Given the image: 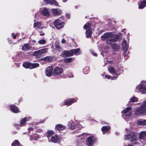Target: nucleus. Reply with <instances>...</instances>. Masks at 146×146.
Returning a JSON list of instances; mask_svg holds the SVG:
<instances>
[{"instance_id":"1","label":"nucleus","mask_w":146,"mask_h":146,"mask_svg":"<svg viewBox=\"0 0 146 146\" xmlns=\"http://www.w3.org/2000/svg\"><path fill=\"white\" fill-rule=\"evenodd\" d=\"M119 38V35L110 32L106 33L101 36V39L102 40L108 39L106 40L107 44L110 45L115 50H117L119 47L114 42L117 41Z\"/></svg>"},{"instance_id":"2","label":"nucleus","mask_w":146,"mask_h":146,"mask_svg":"<svg viewBox=\"0 0 146 146\" xmlns=\"http://www.w3.org/2000/svg\"><path fill=\"white\" fill-rule=\"evenodd\" d=\"M126 132L128 133L124 137V139L125 140L130 139V140L134 144H137L139 140L137 139V134L135 133L132 132L131 129H125Z\"/></svg>"},{"instance_id":"3","label":"nucleus","mask_w":146,"mask_h":146,"mask_svg":"<svg viewBox=\"0 0 146 146\" xmlns=\"http://www.w3.org/2000/svg\"><path fill=\"white\" fill-rule=\"evenodd\" d=\"M146 111V100L145 101L142 105L138 108L135 111L136 115L145 114Z\"/></svg>"},{"instance_id":"4","label":"nucleus","mask_w":146,"mask_h":146,"mask_svg":"<svg viewBox=\"0 0 146 146\" xmlns=\"http://www.w3.org/2000/svg\"><path fill=\"white\" fill-rule=\"evenodd\" d=\"M136 89L142 94H146V82L142 81L140 84L138 85Z\"/></svg>"},{"instance_id":"5","label":"nucleus","mask_w":146,"mask_h":146,"mask_svg":"<svg viewBox=\"0 0 146 146\" xmlns=\"http://www.w3.org/2000/svg\"><path fill=\"white\" fill-rule=\"evenodd\" d=\"M84 28L86 30V37L87 38L90 37L92 31V29L91 28V24L88 23H87L84 25Z\"/></svg>"},{"instance_id":"6","label":"nucleus","mask_w":146,"mask_h":146,"mask_svg":"<svg viewBox=\"0 0 146 146\" xmlns=\"http://www.w3.org/2000/svg\"><path fill=\"white\" fill-rule=\"evenodd\" d=\"M122 68V66H121L120 65L119 66H118L117 70L119 72L118 73L115 70L114 68L112 66H110L108 67V70L110 73L113 75H115V76H117V77L119 73H121L123 71Z\"/></svg>"},{"instance_id":"7","label":"nucleus","mask_w":146,"mask_h":146,"mask_svg":"<svg viewBox=\"0 0 146 146\" xmlns=\"http://www.w3.org/2000/svg\"><path fill=\"white\" fill-rule=\"evenodd\" d=\"M68 125L71 129H76L77 131L82 127V125H80L79 123H74L72 121H69Z\"/></svg>"},{"instance_id":"8","label":"nucleus","mask_w":146,"mask_h":146,"mask_svg":"<svg viewBox=\"0 0 146 146\" xmlns=\"http://www.w3.org/2000/svg\"><path fill=\"white\" fill-rule=\"evenodd\" d=\"M64 24V22L60 19L55 20L54 22V25L57 29H60L63 28Z\"/></svg>"},{"instance_id":"9","label":"nucleus","mask_w":146,"mask_h":146,"mask_svg":"<svg viewBox=\"0 0 146 146\" xmlns=\"http://www.w3.org/2000/svg\"><path fill=\"white\" fill-rule=\"evenodd\" d=\"M96 140V138L94 136L89 137L86 139V145L87 146H92L93 144Z\"/></svg>"},{"instance_id":"10","label":"nucleus","mask_w":146,"mask_h":146,"mask_svg":"<svg viewBox=\"0 0 146 146\" xmlns=\"http://www.w3.org/2000/svg\"><path fill=\"white\" fill-rule=\"evenodd\" d=\"M30 118L29 117H24L21 121V123L20 124H15V126L18 129L20 127L25 125L26 124V122L28 121L29 120Z\"/></svg>"},{"instance_id":"11","label":"nucleus","mask_w":146,"mask_h":146,"mask_svg":"<svg viewBox=\"0 0 146 146\" xmlns=\"http://www.w3.org/2000/svg\"><path fill=\"white\" fill-rule=\"evenodd\" d=\"M60 138L57 135L52 136L51 138L49 139V142H53L55 143H59L60 142Z\"/></svg>"},{"instance_id":"12","label":"nucleus","mask_w":146,"mask_h":146,"mask_svg":"<svg viewBox=\"0 0 146 146\" xmlns=\"http://www.w3.org/2000/svg\"><path fill=\"white\" fill-rule=\"evenodd\" d=\"M40 13L42 15L48 17L50 16V13L48 8L46 7L44 8L40 11Z\"/></svg>"},{"instance_id":"13","label":"nucleus","mask_w":146,"mask_h":146,"mask_svg":"<svg viewBox=\"0 0 146 146\" xmlns=\"http://www.w3.org/2000/svg\"><path fill=\"white\" fill-rule=\"evenodd\" d=\"M47 48H45L35 51L33 54V55L34 56H38L43 54L46 53L47 52Z\"/></svg>"},{"instance_id":"14","label":"nucleus","mask_w":146,"mask_h":146,"mask_svg":"<svg viewBox=\"0 0 146 146\" xmlns=\"http://www.w3.org/2000/svg\"><path fill=\"white\" fill-rule=\"evenodd\" d=\"M131 108L130 107H128L125 109L122 112L126 116H130L132 114L131 111Z\"/></svg>"},{"instance_id":"15","label":"nucleus","mask_w":146,"mask_h":146,"mask_svg":"<svg viewBox=\"0 0 146 146\" xmlns=\"http://www.w3.org/2000/svg\"><path fill=\"white\" fill-rule=\"evenodd\" d=\"M77 100V99L75 98L70 99L68 100H64L63 104L64 105H66L67 106H69L74 102H76Z\"/></svg>"},{"instance_id":"16","label":"nucleus","mask_w":146,"mask_h":146,"mask_svg":"<svg viewBox=\"0 0 146 146\" xmlns=\"http://www.w3.org/2000/svg\"><path fill=\"white\" fill-rule=\"evenodd\" d=\"M53 68L51 66H49L47 67L45 70V73L47 76H50L52 73Z\"/></svg>"},{"instance_id":"17","label":"nucleus","mask_w":146,"mask_h":146,"mask_svg":"<svg viewBox=\"0 0 146 146\" xmlns=\"http://www.w3.org/2000/svg\"><path fill=\"white\" fill-rule=\"evenodd\" d=\"M63 71V69L61 68H59L57 67L54 69L53 74L54 75H59L61 74Z\"/></svg>"},{"instance_id":"18","label":"nucleus","mask_w":146,"mask_h":146,"mask_svg":"<svg viewBox=\"0 0 146 146\" xmlns=\"http://www.w3.org/2000/svg\"><path fill=\"white\" fill-rule=\"evenodd\" d=\"M51 11L53 14L55 16L60 15L62 13L61 11L58 9H51Z\"/></svg>"},{"instance_id":"19","label":"nucleus","mask_w":146,"mask_h":146,"mask_svg":"<svg viewBox=\"0 0 146 146\" xmlns=\"http://www.w3.org/2000/svg\"><path fill=\"white\" fill-rule=\"evenodd\" d=\"M45 3L47 4L57 6L58 5L57 2L55 0H43Z\"/></svg>"},{"instance_id":"20","label":"nucleus","mask_w":146,"mask_h":146,"mask_svg":"<svg viewBox=\"0 0 146 146\" xmlns=\"http://www.w3.org/2000/svg\"><path fill=\"white\" fill-rule=\"evenodd\" d=\"M32 46L28 43H26L24 44L22 48L23 50L26 51L31 49Z\"/></svg>"},{"instance_id":"21","label":"nucleus","mask_w":146,"mask_h":146,"mask_svg":"<svg viewBox=\"0 0 146 146\" xmlns=\"http://www.w3.org/2000/svg\"><path fill=\"white\" fill-rule=\"evenodd\" d=\"M126 40L124 39L122 42V48L124 50H125L124 53H125L126 52L128 48V45L126 43Z\"/></svg>"},{"instance_id":"22","label":"nucleus","mask_w":146,"mask_h":146,"mask_svg":"<svg viewBox=\"0 0 146 146\" xmlns=\"http://www.w3.org/2000/svg\"><path fill=\"white\" fill-rule=\"evenodd\" d=\"M138 8L139 9H143L146 6V1H141L139 4Z\"/></svg>"},{"instance_id":"23","label":"nucleus","mask_w":146,"mask_h":146,"mask_svg":"<svg viewBox=\"0 0 146 146\" xmlns=\"http://www.w3.org/2000/svg\"><path fill=\"white\" fill-rule=\"evenodd\" d=\"M54 132L52 130H49L47 131L45 135L48 139V141H49V139L50 138H51L52 136L54 135Z\"/></svg>"},{"instance_id":"24","label":"nucleus","mask_w":146,"mask_h":146,"mask_svg":"<svg viewBox=\"0 0 146 146\" xmlns=\"http://www.w3.org/2000/svg\"><path fill=\"white\" fill-rule=\"evenodd\" d=\"M62 55L63 57L66 58L68 56H72V54L70 51H66L63 52Z\"/></svg>"},{"instance_id":"25","label":"nucleus","mask_w":146,"mask_h":146,"mask_svg":"<svg viewBox=\"0 0 146 146\" xmlns=\"http://www.w3.org/2000/svg\"><path fill=\"white\" fill-rule=\"evenodd\" d=\"M11 109V110L14 113H17L19 112V110L18 108L15 105H11L10 106Z\"/></svg>"},{"instance_id":"26","label":"nucleus","mask_w":146,"mask_h":146,"mask_svg":"<svg viewBox=\"0 0 146 146\" xmlns=\"http://www.w3.org/2000/svg\"><path fill=\"white\" fill-rule=\"evenodd\" d=\"M55 128L56 130L61 131L65 129L66 127L61 124H59L56 126Z\"/></svg>"},{"instance_id":"27","label":"nucleus","mask_w":146,"mask_h":146,"mask_svg":"<svg viewBox=\"0 0 146 146\" xmlns=\"http://www.w3.org/2000/svg\"><path fill=\"white\" fill-rule=\"evenodd\" d=\"M80 50L79 48H78L70 50L71 53L72 54V56L74 54H75L76 55L79 54H80Z\"/></svg>"},{"instance_id":"28","label":"nucleus","mask_w":146,"mask_h":146,"mask_svg":"<svg viewBox=\"0 0 146 146\" xmlns=\"http://www.w3.org/2000/svg\"><path fill=\"white\" fill-rule=\"evenodd\" d=\"M137 124L140 125H146V120L139 119L137 122Z\"/></svg>"},{"instance_id":"29","label":"nucleus","mask_w":146,"mask_h":146,"mask_svg":"<svg viewBox=\"0 0 146 146\" xmlns=\"http://www.w3.org/2000/svg\"><path fill=\"white\" fill-rule=\"evenodd\" d=\"M23 67L26 68L31 69V63L29 62H24L23 63Z\"/></svg>"},{"instance_id":"30","label":"nucleus","mask_w":146,"mask_h":146,"mask_svg":"<svg viewBox=\"0 0 146 146\" xmlns=\"http://www.w3.org/2000/svg\"><path fill=\"white\" fill-rule=\"evenodd\" d=\"M34 27L39 29L42 28V27L41 26V22L40 21H38L36 22H35L34 25Z\"/></svg>"},{"instance_id":"31","label":"nucleus","mask_w":146,"mask_h":146,"mask_svg":"<svg viewBox=\"0 0 146 146\" xmlns=\"http://www.w3.org/2000/svg\"><path fill=\"white\" fill-rule=\"evenodd\" d=\"M146 135V131H142L140 133L139 137L140 139H143Z\"/></svg>"},{"instance_id":"32","label":"nucleus","mask_w":146,"mask_h":146,"mask_svg":"<svg viewBox=\"0 0 146 146\" xmlns=\"http://www.w3.org/2000/svg\"><path fill=\"white\" fill-rule=\"evenodd\" d=\"M41 60L46 62H50L52 60V58L50 56H48L42 58Z\"/></svg>"},{"instance_id":"33","label":"nucleus","mask_w":146,"mask_h":146,"mask_svg":"<svg viewBox=\"0 0 146 146\" xmlns=\"http://www.w3.org/2000/svg\"><path fill=\"white\" fill-rule=\"evenodd\" d=\"M39 138V135H38L33 134L31 136L30 139L31 140H35Z\"/></svg>"},{"instance_id":"34","label":"nucleus","mask_w":146,"mask_h":146,"mask_svg":"<svg viewBox=\"0 0 146 146\" xmlns=\"http://www.w3.org/2000/svg\"><path fill=\"white\" fill-rule=\"evenodd\" d=\"M105 77L109 79L114 80L117 79V76H114L113 77H111L109 75H106L105 76Z\"/></svg>"},{"instance_id":"35","label":"nucleus","mask_w":146,"mask_h":146,"mask_svg":"<svg viewBox=\"0 0 146 146\" xmlns=\"http://www.w3.org/2000/svg\"><path fill=\"white\" fill-rule=\"evenodd\" d=\"M110 127L109 126H104L102 128V130L103 132H107L109 130Z\"/></svg>"},{"instance_id":"36","label":"nucleus","mask_w":146,"mask_h":146,"mask_svg":"<svg viewBox=\"0 0 146 146\" xmlns=\"http://www.w3.org/2000/svg\"><path fill=\"white\" fill-rule=\"evenodd\" d=\"M12 146H21L19 144V143L17 140H15L12 144Z\"/></svg>"},{"instance_id":"37","label":"nucleus","mask_w":146,"mask_h":146,"mask_svg":"<svg viewBox=\"0 0 146 146\" xmlns=\"http://www.w3.org/2000/svg\"><path fill=\"white\" fill-rule=\"evenodd\" d=\"M89 72V68L88 67H86L83 69V72L84 74H87Z\"/></svg>"},{"instance_id":"38","label":"nucleus","mask_w":146,"mask_h":146,"mask_svg":"<svg viewBox=\"0 0 146 146\" xmlns=\"http://www.w3.org/2000/svg\"><path fill=\"white\" fill-rule=\"evenodd\" d=\"M31 69L35 68L39 66V64L38 63H34L32 64L31 63Z\"/></svg>"},{"instance_id":"39","label":"nucleus","mask_w":146,"mask_h":146,"mask_svg":"<svg viewBox=\"0 0 146 146\" xmlns=\"http://www.w3.org/2000/svg\"><path fill=\"white\" fill-rule=\"evenodd\" d=\"M46 42V40L44 39H43L38 41V42L40 44H44Z\"/></svg>"},{"instance_id":"40","label":"nucleus","mask_w":146,"mask_h":146,"mask_svg":"<svg viewBox=\"0 0 146 146\" xmlns=\"http://www.w3.org/2000/svg\"><path fill=\"white\" fill-rule=\"evenodd\" d=\"M137 98L133 96L130 98V101L131 102H134L137 101Z\"/></svg>"},{"instance_id":"41","label":"nucleus","mask_w":146,"mask_h":146,"mask_svg":"<svg viewBox=\"0 0 146 146\" xmlns=\"http://www.w3.org/2000/svg\"><path fill=\"white\" fill-rule=\"evenodd\" d=\"M55 47L56 49L58 51L60 50L61 48L59 45V44L57 42H56L55 44Z\"/></svg>"},{"instance_id":"42","label":"nucleus","mask_w":146,"mask_h":146,"mask_svg":"<svg viewBox=\"0 0 146 146\" xmlns=\"http://www.w3.org/2000/svg\"><path fill=\"white\" fill-rule=\"evenodd\" d=\"M74 60V58H67L66 59V61L68 62H70L72 61H73Z\"/></svg>"},{"instance_id":"43","label":"nucleus","mask_w":146,"mask_h":146,"mask_svg":"<svg viewBox=\"0 0 146 146\" xmlns=\"http://www.w3.org/2000/svg\"><path fill=\"white\" fill-rule=\"evenodd\" d=\"M62 43L63 44H64L66 42V41L63 38L61 41Z\"/></svg>"},{"instance_id":"44","label":"nucleus","mask_w":146,"mask_h":146,"mask_svg":"<svg viewBox=\"0 0 146 146\" xmlns=\"http://www.w3.org/2000/svg\"><path fill=\"white\" fill-rule=\"evenodd\" d=\"M68 76L70 78H72L73 77V75L71 73H70L69 74Z\"/></svg>"},{"instance_id":"45","label":"nucleus","mask_w":146,"mask_h":146,"mask_svg":"<svg viewBox=\"0 0 146 146\" xmlns=\"http://www.w3.org/2000/svg\"><path fill=\"white\" fill-rule=\"evenodd\" d=\"M92 53L93 55H94L95 56H97V54L96 53H95L94 52H92Z\"/></svg>"},{"instance_id":"46","label":"nucleus","mask_w":146,"mask_h":146,"mask_svg":"<svg viewBox=\"0 0 146 146\" xmlns=\"http://www.w3.org/2000/svg\"><path fill=\"white\" fill-rule=\"evenodd\" d=\"M33 128L31 127H29V128H28V130L29 131H31V130H33Z\"/></svg>"},{"instance_id":"47","label":"nucleus","mask_w":146,"mask_h":146,"mask_svg":"<svg viewBox=\"0 0 146 146\" xmlns=\"http://www.w3.org/2000/svg\"><path fill=\"white\" fill-rule=\"evenodd\" d=\"M108 63L109 64H112L113 63V62L112 61H108Z\"/></svg>"},{"instance_id":"48","label":"nucleus","mask_w":146,"mask_h":146,"mask_svg":"<svg viewBox=\"0 0 146 146\" xmlns=\"http://www.w3.org/2000/svg\"><path fill=\"white\" fill-rule=\"evenodd\" d=\"M37 131L40 133L42 131V130L41 129H38L37 130Z\"/></svg>"},{"instance_id":"49","label":"nucleus","mask_w":146,"mask_h":146,"mask_svg":"<svg viewBox=\"0 0 146 146\" xmlns=\"http://www.w3.org/2000/svg\"><path fill=\"white\" fill-rule=\"evenodd\" d=\"M66 16L68 18H69V17H70V15H69V14H66Z\"/></svg>"},{"instance_id":"50","label":"nucleus","mask_w":146,"mask_h":146,"mask_svg":"<svg viewBox=\"0 0 146 146\" xmlns=\"http://www.w3.org/2000/svg\"><path fill=\"white\" fill-rule=\"evenodd\" d=\"M124 57H125V58L126 59H127V58H129V57L128 56H125Z\"/></svg>"},{"instance_id":"51","label":"nucleus","mask_w":146,"mask_h":146,"mask_svg":"<svg viewBox=\"0 0 146 146\" xmlns=\"http://www.w3.org/2000/svg\"><path fill=\"white\" fill-rule=\"evenodd\" d=\"M16 35H14L13 36V38H14V39H15L16 38Z\"/></svg>"},{"instance_id":"52","label":"nucleus","mask_w":146,"mask_h":146,"mask_svg":"<svg viewBox=\"0 0 146 146\" xmlns=\"http://www.w3.org/2000/svg\"><path fill=\"white\" fill-rule=\"evenodd\" d=\"M128 146H134L133 145L131 144H129Z\"/></svg>"},{"instance_id":"53","label":"nucleus","mask_w":146,"mask_h":146,"mask_svg":"<svg viewBox=\"0 0 146 146\" xmlns=\"http://www.w3.org/2000/svg\"><path fill=\"white\" fill-rule=\"evenodd\" d=\"M32 41L33 42H36V41L35 40H33Z\"/></svg>"},{"instance_id":"54","label":"nucleus","mask_w":146,"mask_h":146,"mask_svg":"<svg viewBox=\"0 0 146 146\" xmlns=\"http://www.w3.org/2000/svg\"><path fill=\"white\" fill-rule=\"evenodd\" d=\"M40 35L41 36H43V35H44V33L40 34Z\"/></svg>"},{"instance_id":"55","label":"nucleus","mask_w":146,"mask_h":146,"mask_svg":"<svg viewBox=\"0 0 146 146\" xmlns=\"http://www.w3.org/2000/svg\"><path fill=\"white\" fill-rule=\"evenodd\" d=\"M67 0H63V1L64 2H66Z\"/></svg>"},{"instance_id":"56","label":"nucleus","mask_w":146,"mask_h":146,"mask_svg":"<svg viewBox=\"0 0 146 146\" xmlns=\"http://www.w3.org/2000/svg\"><path fill=\"white\" fill-rule=\"evenodd\" d=\"M129 33H128V34H127V36H129Z\"/></svg>"},{"instance_id":"57","label":"nucleus","mask_w":146,"mask_h":146,"mask_svg":"<svg viewBox=\"0 0 146 146\" xmlns=\"http://www.w3.org/2000/svg\"><path fill=\"white\" fill-rule=\"evenodd\" d=\"M33 125V123H32L31 124H30V125Z\"/></svg>"},{"instance_id":"58","label":"nucleus","mask_w":146,"mask_h":146,"mask_svg":"<svg viewBox=\"0 0 146 146\" xmlns=\"http://www.w3.org/2000/svg\"><path fill=\"white\" fill-rule=\"evenodd\" d=\"M35 16H36V14H35Z\"/></svg>"}]
</instances>
